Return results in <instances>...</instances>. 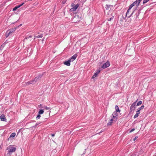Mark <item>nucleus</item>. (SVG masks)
Returning <instances> with one entry per match:
<instances>
[{
    "label": "nucleus",
    "mask_w": 156,
    "mask_h": 156,
    "mask_svg": "<svg viewBox=\"0 0 156 156\" xmlns=\"http://www.w3.org/2000/svg\"><path fill=\"white\" fill-rule=\"evenodd\" d=\"M24 4V2H23L22 4H20V5H17L16 6L17 7V8H19L21 6H22Z\"/></svg>",
    "instance_id": "22"
},
{
    "label": "nucleus",
    "mask_w": 156,
    "mask_h": 156,
    "mask_svg": "<svg viewBox=\"0 0 156 156\" xmlns=\"http://www.w3.org/2000/svg\"><path fill=\"white\" fill-rule=\"evenodd\" d=\"M136 114H137V115L138 116H139V114H138V113H136Z\"/></svg>",
    "instance_id": "41"
},
{
    "label": "nucleus",
    "mask_w": 156,
    "mask_h": 156,
    "mask_svg": "<svg viewBox=\"0 0 156 156\" xmlns=\"http://www.w3.org/2000/svg\"><path fill=\"white\" fill-rule=\"evenodd\" d=\"M140 111L139 110H138H138H137V112H136V113H137L138 114H140Z\"/></svg>",
    "instance_id": "37"
},
{
    "label": "nucleus",
    "mask_w": 156,
    "mask_h": 156,
    "mask_svg": "<svg viewBox=\"0 0 156 156\" xmlns=\"http://www.w3.org/2000/svg\"><path fill=\"white\" fill-rule=\"evenodd\" d=\"M136 5V3L135 2H134L133 3L131 4L129 6V8L128 9L130 10L132 8L133 6L134 5Z\"/></svg>",
    "instance_id": "15"
},
{
    "label": "nucleus",
    "mask_w": 156,
    "mask_h": 156,
    "mask_svg": "<svg viewBox=\"0 0 156 156\" xmlns=\"http://www.w3.org/2000/svg\"><path fill=\"white\" fill-rule=\"evenodd\" d=\"M22 24H20V25H19L18 26V27H20V26H22Z\"/></svg>",
    "instance_id": "40"
},
{
    "label": "nucleus",
    "mask_w": 156,
    "mask_h": 156,
    "mask_svg": "<svg viewBox=\"0 0 156 156\" xmlns=\"http://www.w3.org/2000/svg\"><path fill=\"white\" fill-rule=\"evenodd\" d=\"M16 29V27H15L12 29H11L8 30V32L9 33L11 34Z\"/></svg>",
    "instance_id": "12"
},
{
    "label": "nucleus",
    "mask_w": 156,
    "mask_h": 156,
    "mask_svg": "<svg viewBox=\"0 0 156 156\" xmlns=\"http://www.w3.org/2000/svg\"><path fill=\"white\" fill-rule=\"evenodd\" d=\"M115 112H120V110L119 109V107L117 105H116L115 106Z\"/></svg>",
    "instance_id": "18"
},
{
    "label": "nucleus",
    "mask_w": 156,
    "mask_h": 156,
    "mask_svg": "<svg viewBox=\"0 0 156 156\" xmlns=\"http://www.w3.org/2000/svg\"><path fill=\"white\" fill-rule=\"evenodd\" d=\"M43 34H41L40 35H38L36 37L37 38H41V37H43Z\"/></svg>",
    "instance_id": "27"
},
{
    "label": "nucleus",
    "mask_w": 156,
    "mask_h": 156,
    "mask_svg": "<svg viewBox=\"0 0 156 156\" xmlns=\"http://www.w3.org/2000/svg\"><path fill=\"white\" fill-rule=\"evenodd\" d=\"M144 105H142L138 109L140 111V110L143 109L144 108Z\"/></svg>",
    "instance_id": "26"
},
{
    "label": "nucleus",
    "mask_w": 156,
    "mask_h": 156,
    "mask_svg": "<svg viewBox=\"0 0 156 156\" xmlns=\"http://www.w3.org/2000/svg\"><path fill=\"white\" fill-rule=\"evenodd\" d=\"M100 70H98L94 74V75L93 76L92 78H94L95 77H96L98 75V74L100 73Z\"/></svg>",
    "instance_id": "16"
},
{
    "label": "nucleus",
    "mask_w": 156,
    "mask_h": 156,
    "mask_svg": "<svg viewBox=\"0 0 156 156\" xmlns=\"http://www.w3.org/2000/svg\"><path fill=\"white\" fill-rule=\"evenodd\" d=\"M138 116L137 115V114H136L134 115V119H135V118H137V117H138Z\"/></svg>",
    "instance_id": "34"
},
{
    "label": "nucleus",
    "mask_w": 156,
    "mask_h": 156,
    "mask_svg": "<svg viewBox=\"0 0 156 156\" xmlns=\"http://www.w3.org/2000/svg\"><path fill=\"white\" fill-rule=\"evenodd\" d=\"M137 101V100L134 102L130 107V112H131L132 111H134L135 110V106Z\"/></svg>",
    "instance_id": "3"
},
{
    "label": "nucleus",
    "mask_w": 156,
    "mask_h": 156,
    "mask_svg": "<svg viewBox=\"0 0 156 156\" xmlns=\"http://www.w3.org/2000/svg\"><path fill=\"white\" fill-rule=\"evenodd\" d=\"M149 0H144L143 2V3L145 4Z\"/></svg>",
    "instance_id": "29"
},
{
    "label": "nucleus",
    "mask_w": 156,
    "mask_h": 156,
    "mask_svg": "<svg viewBox=\"0 0 156 156\" xmlns=\"http://www.w3.org/2000/svg\"><path fill=\"white\" fill-rule=\"evenodd\" d=\"M0 118L2 121H6V119L4 115L2 114L0 116Z\"/></svg>",
    "instance_id": "9"
},
{
    "label": "nucleus",
    "mask_w": 156,
    "mask_h": 156,
    "mask_svg": "<svg viewBox=\"0 0 156 156\" xmlns=\"http://www.w3.org/2000/svg\"><path fill=\"white\" fill-rule=\"evenodd\" d=\"M140 10L139 9L138 11V12H136V14H135V18L136 19L138 17V16L139 15V14H140Z\"/></svg>",
    "instance_id": "11"
},
{
    "label": "nucleus",
    "mask_w": 156,
    "mask_h": 156,
    "mask_svg": "<svg viewBox=\"0 0 156 156\" xmlns=\"http://www.w3.org/2000/svg\"><path fill=\"white\" fill-rule=\"evenodd\" d=\"M51 135L52 137H54L55 136V134H51Z\"/></svg>",
    "instance_id": "39"
},
{
    "label": "nucleus",
    "mask_w": 156,
    "mask_h": 156,
    "mask_svg": "<svg viewBox=\"0 0 156 156\" xmlns=\"http://www.w3.org/2000/svg\"><path fill=\"white\" fill-rule=\"evenodd\" d=\"M106 6H107V8H106V9H108L110 6V5H106Z\"/></svg>",
    "instance_id": "35"
},
{
    "label": "nucleus",
    "mask_w": 156,
    "mask_h": 156,
    "mask_svg": "<svg viewBox=\"0 0 156 156\" xmlns=\"http://www.w3.org/2000/svg\"><path fill=\"white\" fill-rule=\"evenodd\" d=\"M110 65V63L109 62L107 61L102 66L101 68L103 69H105L109 67Z\"/></svg>",
    "instance_id": "5"
},
{
    "label": "nucleus",
    "mask_w": 156,
    "mask_h": 156,
    "mask_svg": "<svg viewBox=\"0 0 156 156\" xmlns=\"http://www.w3.org/2000/svg\"><path fill=\"white\" fill-rule=\"evenodd\" d=\"M70 61L69 60V59L67 61L64 62V64L67 66H69L70 65Z\"/></svg>",
    "instance_id": "10"
},
{
    "label": "nucleus",
    "mask_w": 156,
    "mask_h": 156,
    "mask_svg": "<svg viewBox=\"0 0 156 156\" xmlns=\"http://www.w3.org/2000/svg\"><path fill=\"white\" fill-rule=\"evenodd\" d=\"M137 137H138L137 136H136L135 138H134V139H133V140L135 141L137 139Z\"/></svg>",
    "instance_id": "38"
},
{
    "label": "nucleus",
    "mask_w": 156,
    "mask_h": 156,
    "mask_svg": "<svg viewBox=\"0 0 156 156\" xmlns=\"http://www.w3.org/2000/svg\"><path fill=\"white\" fill-rule=\"evenodd\" d=\"M114 16H112L110 18H109V19H108V21H110L112 20H113V19H114Z\"/></svg>",
    "instance_id": "25"
},
{
    "label": "nucleus",
    "mask_w": 156,
    "mask_h": 156,
    "mask_svg": "<svg viewBox=\"0 0 156 156\" xmlns=\"http://www.w3.org/2000/svg\"><path fill=\"white\" fill-rule=\"evenodd\" d=\"M42 76V74H39L33 80L35 83L38 80H39Z\"/></svg>",
    "instance_id": "6"
},
{
    "label": "nucleus",
    "mask_w": 156,
    "mask_h": 156,
    "mask_svg": "<svg viewBox=\"0 0 156 156\" xmlns=\"http://www.w3.org/2000/svg\"><path fill=\"white\" fill-rule=\"evenodd\" d=\"M41 116L40 114H38V115L37 116L36 119H39L41 117Z\"/></svg>",
    "instance_id": "28"
},
{
    "label": "nucleus",
    "mask_w": 156,
    "mask_h": 156,
    "mask_svg": "<svg viewBox=\"0 0 156 156\" xmlns=\"http://www.w3.org/2000/svg\"><path fill=\"white\" fill-rule=\"evenodd\" d=\"M122 17H123V18L124 19V17L123 16H122Z\"/></svg>",
    "instance_id": "42"
},
{
    "label": "nucleus",
    "mask_w": 156,
    "mask_h": 156,
    "mask_svg": "<svg viewBox=\"0 0 156 156\" xmlns=\"http://www.w3.org/2000/svg\"><path fill=\"white\" fill-rule=\"evenodd\" d=\"M35 82H34V80H30L29 81L27 82L26 83V85H29L30 84H31L32 83H35Z\"/></svg>",
    "instance_id": "13"
},
{
    "label": "nucleus",
    "mask_w": 156,
    "mask_h": 156,
    "mask_svg": "<svg viewBox=\"0 0 156 156\" xmlns=\"http://www.w3.org/2000/svg\"><path fill=\"white\" fill-rule=\"evenodd\" d=\"M112 118L114 120V121L115 122H116L117 121V116L118 114L117 113V112H114L112 114Z\"/></svg>",
    "instance_id": "4"
},
{
    "label": "nucleus",
    "mask_w": 156,
    "mask_h": 156,
    "mask_svg": "<svg viewBox=\"0 0 156 156\" xmlns=\"http://www.w3.org/2000/svg\"><path fill=\"white\" fill-rule=\"evenodd\" d=\"M44 108L46 109V110H48L50 108L48 107H47V106H45V107H44Z\"/></svg>",
    "instance_id": "33"
},
{
    "label": "nucleus",
    "mask_w": 156,
    "mask_h": 156,
    "mask_svg": "<svg viewBox=\"0 0 156 156\" xmlns=\"http://www.w3.org/2000/svg\"><path fill=\"white\" fill-rule=\"evenodd\" d=\"M16 135V133H11V134L10 135V136L9 137V138H8V140H9L10 138L11 137H14Z\"/></svg>",
    "instance_id": "17"
},
{
    "label": "nucleus",
    "mask_w": 156,
    "mask_h": 156,
    "mask_svg": "<svg viewBox=\"0 0 156 156\" xmlns=\"http://www.w3.org/2000/svg\"><path fill=\"white\" fill-rule=\"evenodd\" d=\"M131 156H134V155H131Z\"/></svg>",
    "instance_id": "43"
},
{
    "label": "nucleus",
    "mask_w": 156,
    "mask_h": 156,
    "mask_svg": "<svg viewBox=\"0 0 156 156\" xmlns=\"http://www.w3.org/2000/svg\"><path fill=\"white\" fill-rule=\"evenodd\" d=\"M77 56V55L76 54H75L73 55L72 57L69 58V59L70 61V62H73L76 58Z\"/></svg>",
    "instance_id": "8"
},
{
    "label": "nucleus",
    "mask_w": 156,
    "mask_h": 156,
    "mask_svg": "<svg viewBox=\"0 0 156 156\" xmlns=\"http://www.w3.org/2000/svg\"><path fill=\"white\" fill-rule=\"evenodd\" d=\"M40 123V122H37L35 126H36L37 125L39 124Z\"/></svg>",
    "instance_id": "32"
},
{
    "label": "nucleus",
    "mask_w": 156,
    "mask_h": 156,
    "mask_svg": "<svg viewBox=\"0 0 156 156\" xmlns=\"http://www.w3.org/2000/svg\"><path fill=\"white\" fill-rule=\"evenodd\" d=\"M44 112V110L43 109H41L38 112V114H42Z\"/></svg>",
    "instance_id": "21"
},
{
    "label": "nucleus",
    "mask_w": 156,
    "mask_h": 156,
    "mask_svg": "<svg viewBox=\"0 0 156 156\" xmlns=\"http://www.w3.org/2000/svg\"><path fill=\"white\" fill-rule=\"evenodd\" d=\"M10 34V33L9 34V32H8V30H7L6 33L5 35L6 37H8L9 36V35Z\"/></svg>",
    "instance_id": "24"
},
{
    "label": "nucleus",
    "mask_w": 156,
    "mask_h": 156,
    "mask_svg": "<svg viewBox=\"0 0 156 156\" xmlns=\"http://www.w3.org/2000/svg\"><path fill=\"white\" fill-rule=\"evenodd\" d=\"M141 1V0H136L135 2L136 3V4L137 5H139V4Z\"/></svg>",
    "instance_id": "19"
},
{
    "label": "nucleus",
    "mask_w": 156,
    "mask_h": 156,
    "mask_svg": "<svg viewBox=\"0 0 156 156\" xmlns=\"http://www.w3.org/2000/svg\"><path fill=\"white\" fill-rule=\"evenodd\" d=\"M17 9H18L17 7L16 6L15 7H14L13 9V11H16Z\"/></svg>",
    "instance_id": "30"
},
{
    "label": "nucleus",
    "mask_w": 156,
    "mask_h": 156,
    "mask_svg": "<svg viewBox=\"0 0 156 156\" xmlns=\"http://www.w3.org/2000/svg\"><path fill=\"white\" fill-rule=\"evenodd\" d=\"M71 6L72 8L70 9V12L76 11L79 6V5L78 4L75 5V4L73 3L71 4Z\"/></svg>",
    "instance_id": "2"
},
{
    "label": "nucleus",
    "mask_w": 156,
    "mask_h": 156,
    "mask_svg": "<svg viewBox=\"0 0 156 156\" xmlns=\"http://www.w3.org/2000/svg\"><path fill=\"white\" fill-rule=\"evenodd\" d=\"M7 150H8V154H11L13 152H14L16 150V148L12 147V146L10 145L7 148Z\"/></svg>",
    "instance_id": "1"
},
{
    "label": "nucleus",
    "mask_w": 156,
    "mask_h": 156,
    "mask_svg": "<svg viewBox=\"0 0 156 156\" xmlns=\"http://www.w3.org/2000/svg\"><path fill=\"white\" fill-rule=\"evenodd\" d=\"M31 37H32V36L31 35L29 37H27L25 38L24 40L27 39H28L29 38H31Z\"/></svg>",
    "instance_id": "31"
},
{
    "label": "nucleus",
    "mask_w": 156,
    "mask_h": 156,
    "mask_svg": "<svg viewBox=\"0 0 156 156\" xmlns=\"http://www.w3.org/2000/svg\"><path fill=\"white\" fill-rule=\"evenodd\" d=\"M135 130V129L134 128H133V129H132L130 131V133H131L134 130Z\"/></svg>",
    "instance_id": "36"
},
{
    "label": "nucleus",
    "mask_w": 156,
    "mask_h": 156,
    "mask_svg": "<svg viewBox=\"0 0 156 156\" xmlns=\"http://www.w3.org/2000/svg\"><path fill=\"white\" fill-rule=\"evenodd\" d=\"M142 101H139L137 104V106H139L142 104Z\"/></svg>",
    "instance_id": "23"
},
{
    "label": "nucleus",
    "mask_w": 156,
    "mask_h": 156,
    "mask_svg": "<svg viewBox=\"0 0 156 156\" xmlns=\"http://www.w3.org/2000/svg\"><path fill=\"white\" fill-rule=\"evenodd\" d=\"M114 119H110V121L108 123H107V126H109L111 125H112L113 121H114Z\"/></svg>",
    "instance_id": "14"
},
{
    "label": "nucleus",
    "mask_w": 156,
    "mask_h": 156,
    "mask_svg": "<svg viewBox=\"0 0 156 156\" xmlns=\"http://www.w3.org/2000/svg\"><path fill=\"white\" fill-rule=\"evenodd\" d=\"M130 9H128L126 12V16L124 18V19H126V17H128V18H130V17L131 16H132V15H133V13H134L135 10H134L133 11V12L129 16H128V15H129V11H130Z\"/></svg>",
    "instance_id": "7"
},
{
    "label": "nucleus",
    "mask_w": 156,
    "mask_h": 156,
    "mask_svg": "<svg viewBox=\"0 0 156 156\" xmlns=\"http://www.w3.org/2000/svg\"><path fill=\"white\" fill-rule=\"evenodd\" d=\"M6 44V42L4 43L1 46L0 48V49H2L5 46V45Z\"/></svg>",
    "instance_id": "20"
}]
</instances>
